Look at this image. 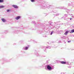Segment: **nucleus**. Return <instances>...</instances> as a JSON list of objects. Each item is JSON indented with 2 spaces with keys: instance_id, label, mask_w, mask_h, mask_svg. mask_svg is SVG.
I'll list each match as a JSON object with an SVG mask.
<instances>
[{
  "instance_id": "obj_1",
  "label": "nucleus",
  "mask_w": 74,
  "mask_h": 74,
  "mask_svg": "<svg viewBox=\"0 0 74 74\" xmlns=\"http://www.w3.org/2000/svg\"><path fill=\"white\" fill-rule=\"evenodd\" d=\"M47 69H48L49 70H51V69H52V68L49 65H48L47 66Z\"/></svg>"
},
{
  "instance_id": "obj_2",
  "label": "nucleus",
  "mask_w": 74,
  "mask_h": 74,
  "mask_svg": "<svg viewBox=\"0 0 74 74\" xmlns=\"http://www.w3.org/2000/svg\"><path fill=\"white\" fill-rule=\"evenodd\" d=\"M60 63L61 64H66V62H64V61H61V62H60Z\"/></svg>"
},
{
  "instance_id": "obj_3",
  "label": "nucleus",
  "mask_w": 74,
  "mask_h": 74,
  "mask_svg": "<svg viewBox=\"0 0 74 74\" xmlns=\"http://www.w3.org/2000/svg\"><path fill=\"white\" fill-rule=\"evenodd\" d=\"M12 7H14V8H18V6L15 5H12Z\"/></svg>"
},
{
  "instance_id": "obj_4",
  "label": "nucleus",
  "mask_w": 74,
  "mask_h": 74,
  "mask_svg": "<svg viewBox=\"0 0 74 74\" xmlns=\"http://www.w3.org/2000/svg\"><path fill=\"white\" fill-rule=\"evenodd\" d=\"M69 31H67L66 32L64 33V35H65V36H66L68 33H69Z\"/></svg>"
},
{
  "instance_id": "obj_5",
  "label": "nucleus",
  "mask_w": 74,
  "mask_h": 74,
  "mask_svg": "<svg viewBox=\"0 0 74 74\" xmlns=\"http://www.w3.org/2000/svg\"><path fill=\"white\" fill-rule=\"evenodd\" d=\"M70 33H73L74 32V29L71 30L69 32Z\"/></svg>"
},
{
  "instance_id": "obj_6",
  "label": "nucleus",
  "mask_w": 74,
  "mask_h": 74,
  "mask_svg": "<svg viewBox=\"0 0 74 74\" xmlns=\"http://www.w3.org/2000/svg\"><path fill=\"white\" fill-rule=\"evenodd\" d=\"M20 18H21V16H18L16 18V20H18V19H19Z\"/></svg>"
},
{
  "instance_id": "obj_7",
  "label": "nucleus",
  "mask_w": 74,
  "mask_h": 74,
  "mask_svg": "<svg viewBox=\"0 0 74 74\" xmlns=\"http://www.w3.org/2000/svg\"><path fill=\"white\" fill-rule=\"evenodd\" d=\"M1 20L3 22H6V20L4 18H1Z\"/></svg>"
},
{
  "instance_id": "obj_8",
  "label": "nucleus",
  "mask_w": 74,
  "mask_h": 74,
  "mask_svg": "<svg viewBox=\"0 0 74 74\" xmlns=\"http://www.w3.org/2000/svg\"><path fill=\"white\" fill-rule=\"evenodd\" d=\"M4 6H0V8H4Z\"/></svg>"
},
{
  "instance_id": "obj_9",
  "label": "nucleus",
  "mask_w": 74,
  "mask_h": 74,
  "mask_svg": "<svg viewBox=\"0 0 74 74\" xmlns=\"http://www.w3.org/2000/svg\"><path fill=\"white\" fill-rule=\"evenodd\" d=\"M3 1H4L3 0H0V3H2L3 2Z\"/></svg>"
},
{
  "instance_id": "obj_10",
  "label": "nucleus",
  "mask_w": 74,
  "mask_h": 74,
  "mask_svg": "<svg viewBox=\"0 0 74 74\" xmlns=\"http://www.w3.org/2000/svg\"><path fill=\"white\" fill-rule=\"evenodd\" d=\"M29 47H25V49L26 50H27V49H28V48Z\"/></svg>"
},
{
  "instance_id": "obj_11",
  "label": "nucleus",
  "mask_w": 74,
  "mask_h": 74,
  "mask_svg": "<svg viewBox=\"0 0 74 74\" xmlns=\"http://www.w3.org/2000/svg\"><path fill=\"white\" fill-rule=\"evenodd\" d=\"M31 1H32V2H34L35 1L34 0H31Z\"/></svg>"
},
{
  "instance_id": "obj_12",
  "label": "nucleus",
  "mask_w": 74,
  "mask_h": 74,
  "mask_svg": "<svg viewBox=\"0 0 74 74\" xmlns=\"http://www.w3.org/2000/svg\"><path fill=\"white\" fill-rule=\"evenodd\" d=\"M53 34V32H51V35H52Z\"/></svg>"
},
{
  "instance_id": "obj_13",
  "label": "nucleus",
  "mask_w": 74,
  "mask_h": 74,
  "mask_svg": "<svg viewBox=\"0 0 74 74\" xmlns=\"http://www.w3.org/2000/svg\"><path fill=\"white\" fill-rule=\"evenodd\" d=\"M7 12H9V11H10V10H7Z\"/></svg>"
},
{
  "instance_id": "obj_14",
  "label": "nucleus",
  "mask_w": 74,
  "mask_h": 74,
  "mask_svg": "<svg viewBox=\"0 0 74 74\" xmlns=\"http://www.w3.org/2000/svg\"><path fill=\"white\" fill-rule=\"evenodd\" d=\"M71 41H68V42H70Z\"/></svg>"
},
{
  "instance_id": "obj_15",
  "label": "nucleus",
  "mask_w": 74,
  "mask_h": 74,
  "mask_svg": "<svg viewBox=\"0 0 74 74\" xmlns=\"http://www.w3.org/2000/svg\"><path fill=\"white\" fill-rule=\"evenodd\" d=\"M70 19V20H71V19H72L71 18Z\"/></svg>"
}]
</instances>
